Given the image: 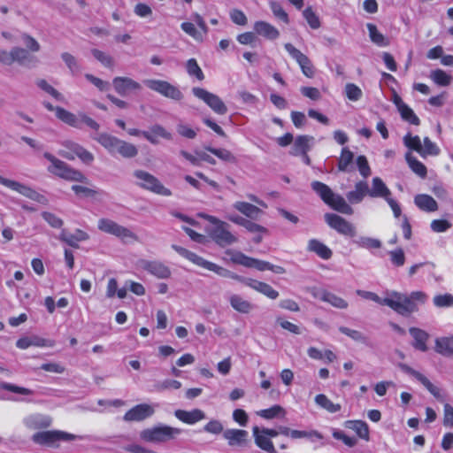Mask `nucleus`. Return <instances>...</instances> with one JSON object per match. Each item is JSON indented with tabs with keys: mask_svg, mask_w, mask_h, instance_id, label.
<instances>
[{
	"mask_svg": "<svg viewBox=\"0 0 453 453\" xmlns=\"http://www.w3.org/2000/svg\"><path fill=\"white\" fill-rule=\"evenodd\" d=\"M233 207L242 214L252 219H257L262 213V211L258 207L247 202H235Z\"/></svg>",
	"mask_w": 453,
	"mask_h": 453,
	"instance_id": "nucleus-33",
	"label": "nucleus"
},
{
	"mask_svg": "<svg viewBox=\"0 0 453 453\" xmlns=\"http://www.w3.org/2000/svg\"><path fill=\"white\" fill-rule=\"evenodd\" d=\"M112 86L114 90L121 96H127L132 93H137L142 90V85L125 76H117L112 80Z\"/></svg>",
	"mask_w": 453,
	"mask_h": 453,
	"instance_id": "nucleus-15",
	"label": "nucleus"
},
{
	"mask_svg": "<svg viewBox=\"0 0 453 453\" xmlns=\"http://www.w3.org/2000/svg\"><path fill=\"white\" fill-rule=\"evenodd\" d=\"M271 10L273 15L279 19L282 20L285 24L289 23V19L288 13L283 10L281 5L277 2L270 3Z\"/></svg>",
	"mask_w": 453,
	"mask_h": 453,
	"instance_id": "nucleus-64",
	"label": "nucleus"
},
{
	"mask_svg": "<svg viewBox=\"0 0 453 453\" xmlns=\"http://www.w3.org/2000/svg\"><path fill=\"white\" fill-rule=\"evenodd\" d=\"M116 152L123 157L132 158L137 156L138 150L134 144L120 140Z\"/></svg>",
	"mask_w": 453,
	"mask_h": 453,
	"instance_id": "nucleus-47",
	"label": "nucleus"
},
{
	"mask_svg": "<svg viewBox=\"0 0 453 453\" xmlns=\"http://www.w3.org/2000/svg\"><path fill=\"white\" fill-rule=\"evenodd\" d=\"M36 85L45 91L46 93L50 94L51 96H53L58 101H64V96L61 93H59L56 88H54L51 85H50L46 80L41 79L36 81Z\"/></svg>",
	"mask_w": 453,
	"mask_h": 453,
	"instance_id": "nucleus-56",
	"label": "nucleus"
},
{
	"mask_svg": "<svg viewBox=\"0 0 453 453\" xmlns=\"http://www.w3.org/2000/svg\"><path fill=\"white\" fill-rule=\"evenodd\" d=\"M311 295L313 297L319 299L322 302L328 303L337 309H346L349 305L348 302L343 298L326 289L313 288L311 290Z\"/></svg>",
	"mask_w": 453,
	"mask_h": 453,
	"instance_id": "nucleus-18",
	"label": "nucleus"
},
{
	"mask_svg": "<svg viewBox=\"0 0 453 453\" xmlns=\"http://www.w3.org/2000/svg\"><path fill=\"white\" fill-rule=\"evenodd\" d=\"M193 95L203 101L215 113L224 115L227 112V107L217 95L202 88H193Z\"/></svg>",
	"mask_w": 453,
	"mask_h": 453,
	"instance_id": "nucleus-11",
	"label": "nucleus"
},
{
	"mask_svg": "<svg viewBox=\"0 0 453 453\" xmlns=\"http://www.w3.org/2000/svg\"><path fill=\"white\" fill-rule=\"evenodd\" d=\"M154 412L155 410L151 405L148 403H141L127 411L125 413L123 419L127 422H140L151 417Z\"/></svg>",
	"mask_w": 453,
	"mask_h": 453,
	"instance_id": "nucleus-17",
	"label": "nucleus"
},
{
	"mask_svg": "<svg viewBox=\"0 0 453 453\" xmlns=\"http://www.w3.org/2000/svg\"><path fill=\"white\" fill-rule=\"evenodd\" d=\"M405 160L414 173L422 179L426 177L427 170L426 165L422 162L418 161L415 157H413L411 152H407L405 154Z\"/></svg>",
	"mask_w": 453,
	"mask_h": 453,
	"instance_id": "nucleus-41",
	"label": "nucleus"
},
{
	"mask_svg": "<svg viewBox=\"0 0 453 453\" xmlns=\"http://www.w3.org/2000/svg\"><path fill=\"white\" fill-rule=\"evenodd\" d=\"M345 426L356 432V434L363 440L368 441L369 427L368 425L363 420H348L345 422Z\"/></svg>",
	"mask_w": 453,
	"mask_h": 453,
	"instance_id": "nucleus-39",
	"label": "nucleus"
},
{
	"mask_svg": "<svg viewBox=\"0 0 453 453\" xmlns=\"http://www.w3.org/2000/svg\"><path fill=\"white\" fill-rule=\"evenodd\" d=\"M372 184V188H369L368 192L371 197H383L386 200L390 196L391 191L380 177H374Z\"/></svg>",
	"mask_w": 453,
	"mask_h": 453,
	"instance_id": "nucleus-30",
	"label": "nucleus"
},
{
	"mask_svg": "<svg viewBox=\"0 0 453 453\" xmlns=\"http://www.w3.org/2000/svg\"><path fill=\"white\" fill-rule=\"evenodd\" d=\"M369 186L366 181H358L355 185V189L347 193L346 197L350 203H359L364 197L368 195Z\"/></svg>",
	"mask_w": 453,
	"mask_h": 453,
	"instance_id": "nucleus-28",
	"label": "nucleus"
},
{
	"mask_svg": "<svg viewBox=\"0 0 453 453\" xmlns=\"http://www.w3.org/2000/svg\"><path fill=\"white\" fill-rule=\"evenodd\" d=\"M97 226L100 231L112 234L119 238L125 243L138 241V236L134 232L111 219L104 218L100 219Z\"/></svg>",
	"mask_w": 453,
	"mask_h": 453,
	"instance_id": "nucleus-8",
	"label": "nucleus"
},
{
	"mask_svg": "<svg viewBox=\"0 0 453 453\" xmlns=\"http://www.w3.org/2000/svg\"><path fill=\"white\" fill-rule=\"evenodd\" d=\"M23 424L30 430L48 428L52 424V418L46 414L34 413L23 418Z\"/></svg>",
	"mask_w": 453,
	"mask_h": 453,
	"instance_id": "nucleus-21",
	"label": "nucleus"
},
{
	"mask_svg": "<svg viewBox=\"0 0 453 453\" xmlns=\"http://www.w3.org/2000/svg\"><path fill=\"white\" fill-rule=\"evenodd\" d=\"M0 388L15 393V394L22 395H34V391L32 389L24 388V387H19L15 384L4 382V381L0 382Z\"/></svg>",
	"mask_w": 453,
	"mask_h": 453,
	"instance_id": "nucleus-54",
	"label": "nucleus"
},
{
	"mask_svg": "<svg viewBox=\"0 0 453 453\" xmlns=\"http://www.w3.org/2000/svg\"><path fill=\"white\" fill-rule=\"evenodd\" d=\"M357 295L380 305L388 306L403 317H409L413 312L418 311V304H423L427 300V295L422 291H413L410 295L390 291L387 292V296L384 298L380 297L373 292L365 290H357Z\"/></svg>",
	"mask_w": 453,
	"mask_h": 453,
	"instance_id": "nucleus-1",
	"label": "nucleus"
},
{
	"mask_svg": "<svg viewBox=\"0 0 453 453\" xmlns=\"http://www.w3.org/2000/svg\"><path fill=\"white\" fill-rule=\"evenodd\" d=\"M143 83L151 90L159 93L160 95L171 98L173 100L180 101L183 98V94L175 86L168 81L155 79H147Z\"/></svg>",
	"mask_w": 453,
	"mask_h": 453,
	"instance_id": "nucleus-10",
	"label": "nucleus"
},
{
	"mask_svg": "<svg viewBox=\"0 0 453 453\" xmlns=\"http://www.w3.org/2000/svg\"><path fill=\"white\" fill-rule=\"evenodd\" d=\"M257 415L265 419H273L275 418H284L286 411L280 405H273L271 408L257 411Z\"/></svg>",
	"mask_w": 453,
	"mask_h": 453,
	"instance_id": "nucleus-45",
	"label": "nucleus"
},
{
	"mask_svg": "<svg viewBox=\"0 0 453 453\" xmlns=\"http://www.w3.org/2000/svg\"><path fill=\"white\" fill-rule=\"evenodd\" d=\"M339 331L356 342L362 343H366L367 342V337L357 330H353L346 326H340Z\"/></svg>",
	"mask_w": 453,
	"mask_h": 453,
	"instance_id": "nucleus-62",
	"label": "nucleus"
},
{
	"mask_svg": "<svg viewBox=\"0 0 453 453\" xmlns=\"http://www.w3.org/2000/svg\"><path fill=\"white\" fill-rule=\"evenodd\" d=\"M312 190L321 198V200L327 203L332 197L334 192L332 189L323 182L314 180L311 184Z\"/></svg>",
	"mask_w": 453,
	"mask_h": 453,
	"instance_id": "nucleus-42",
	"label": "nucleus"
},
{
	"mask_svg": "<svg viewBox=\"0 0 453 453\" xmlns=\"http://www.w3.org/2000/svg\"><path fill=\"white\" fill-rule=\"evenodd\" d=\"M174 415L180 421L189 425H193L205 418V413L200 409H194L190 411L176 410Z\"/></svg>",
	"mask_w": 453,
	"mask_h": 453,
	"instance_id": "nucleus-26",
	"label": "nucleus"
},
{
	"mask_svg": "<svg viewBox=\"0 0 453 453\" xmlns=\"http://www.w3.org/2000/svg\"><path fill=\"white\" fill-rule=\"evenodd\" d=\"M142 136L152 144L158 143V137L168 141L173 139L172 134L168 132L164 127L158 124L151 126L148 131H143Z\"/></svg>",
	"mask_w": 453,
	"mask_h": 453,
	"instance_id": "nucleus-25",
	"label": "nucleus"
},
{
	"mask_svg": "<svg viewBox=\"0 0 453 453\" xmlns=\"http://www.w3.org/2000/svg\"><path fill=\"white\" fill-rule=\"evenodd\" d=\"M353 158L354 154L348 148H343L338 159V170L341 172H348Z\"/></svg>",
	"mask_w": 453,
	"mask_h": 453,
	"instance_id": "nucleus-46",
	"label": "nucleus"
},
{
	"mask_svg": "<svg viewBox=\"0 0 453 453\" xmlns=\"http://www.w3.org/2000/svg\"><path fill=\"white\" fill-rule=\"evenodd\" d=\"M324 218L326 224L339 234L350 237L357 234L356 227L344 218L334 213H326Z\"/></svg>",
	"mask_w": 453,
	"mask_h": 453,
	"instance_id": "nucleus-12",
	"label": "nucleus"
},
{
	"mask_svg": "<svg viewBox=\"0 0 453 453\" xmlns=\"http://www.w3.org/2000/svg\"><path fill=\"white\" fill-rule=\"evenodd\" d=\"M332 209L347 215L353 214L352 207L345 201V199L337 194H333L332 197L329 199V203H326Z\"/></svg>",
	"mask_w": 453,
	"mask_h": 453,
	"instance_id": "nucleus-32",
	"label": "nucleus"
},
{
	"mask_svg": "<svg viewBox=\"0 0 453 453\" xmlns=\"http://www.w3.org/2000/svg\"><path fill=\"white\" fill-rule=\"evenodd\" d=\"M315 403L321 408L330 413H335L341 411L342 406L339 403H334L326 395L319 394L315 397Z\"/></svg>",
	"mask_w": 453,
	"mask_h": 453,
	"instance_id": "nucleus-44",
	"label": "nucleus"
},
{
	"mask_svg": "<svg viewBox=\"0 0 453 453\" xmlns=\"http://www.w3.org/2000/svg\"><path fill=\"white\" fill-rule=\"evenodd\" d=\"M307 249L309 251L316 253L323 259H329L333 255L332 250L317 239H311L308 242Z\"/></svg>",
	"mask_w": 453,
	"mask_h": 453,
	"instance_id": "nucleus-37",
	"label": "nucleus"
},
{
	"mask_svg": "<svg viewBox=\"0 0 453 453\" xmlns=\"http://www.w3.org/2000/svg\"><path fill=\"white\" fill-rule=\"evenodd\" d=\"M140 266L158 279H168L171 276L170 268L159 261L141 260Z\"/></svg>",
	"mask_w": 453,
	"mask_h": 453,
	"instance_id": "nucleus-20",
	"label": "nucleus"
},
{
	"mask_svg": "<svg viewBox=\"0 0 453 453\" xmlns=\"http://www.w3.org/2000/svg\"><path fill=\"white\" fill-rule=\"evenodd\" d=\"M134 176L138 180L136 184L143 189L164 196H170L172 195V191L169 188H165L157 177L146 171L135 170Z\"/></svg>",
	"mask_w": 453,
	"mask_h": 453,
	"instance_id": "nucleus-7",
	"label": "nucleus"
},
{
	"mask_svg": "<svg viewBox=\"0 0 453 453\" xmlns=\"http://www.w3.org/2000/svg\"><path fill=\"white\" fill-rule=\"evenodd\" d=\"M103 147H104L110 153H115L120 139L108 134L106 133L99 134L95 138Z\"/></svg>",
	"mask_w": 453,
	"mask_h": 453,
	"instance_id": "nucleus-40",
	"label": "nucleus"
},
{
	"mask_svg": "<svg viewBox=\"0 0 453 453\" xmlns=\"http://www.w3.org/2000/svg\"><path fill=\"white\" fill-rule=\"evenodd\" d=\"M226 253L230 256L233 263L242 265L248 268H256L258 271L269 270L278 274H282L286 271L282 266L272 265L269 262L250 257L240 251L226 250Z\"/></svg>",
	"mask_w": 453,
	"mask_h": 453,
	"instance_id": "nucleus-4",
	"label": "nucleus"
},
{
	"mask_svg": "<svg viewBox=\"0 0 453 453\" xmlns=\"http://www.w3.org/2000/svg\"><path fill=\"white\" fill-rule=\"evenodd\" d=\"M199 216L213 225L208 230V234L219 247L225 248L238 241V238L229 231L230 226L226 222L208 214H200Z\"/></svg>",
	"mask_w": 453,
	"mask_h": 453,
	"instance_id": "nucleus-2",
	"label": "nucleus"
},
{
	"mask_svg": "<svg viewBox=\"0 0 453 453\" xmlns=\"http://www.w3.org/2000/svg\"><path fill=\"white\" fill-rule=\"evenodd\" d=\"M303 15L309 26L313 29L320 27V20L318 15L313 12L311 7H307L303 12Z\"/></svg>",
	"mask_w": 453,
	"mask_h": 453,
	"instance_id": "nucleus-60",
	"label": "nucleus"
},
{
	"mask_svg": "<svg viewBox=\"0 0 453 453\" xmlns=\"http://www.w3.org/2000/svg\"><path fill=\"white\" fill-rule=\"evenodd\" d=\"M414 203L420 210L425 211L432 212L438 210L437 202L429 195H417Z\"/></svg>",
	"mask_w": 453,
	"mask_h": 453,
	"instance_id": "nucleus-35",
	"label": "nucleus"
},
{
	"mask_svg": "<svg viewBox=\"0 0 453 453\" xmlns=\"http://www.w3.org/2000/svg\"><path fill=\"white\" fill-rule=\"evenodd\" d=\"M248 432L242 429H226L223 432V437L230 447H243L248 441Z\"/></svg>",
	"mask_w": 453,
	"mask_h": 453,
	"instance_id": "nucleus-22",
	"label": "nucleus"
},
{
	"mask_svg": "<svg viewBox=\"0 0 453 453\" xmlns=\"http://www.w3.org/2000/svg\"><path fill=\"white\" fill-rule=\"evenodd\" d=\"M229 303L234 310L243 314L250 313L254 308L251 303L238 295H232L229 297Z\"/></svg>",
	"mask_w": 453,
	"mask_h": 453,
	"instance_id": "nucleus-36",
	"label": "nucleus"
},
{
	"mask_svg": "<svg viewBox=\"0 0 453 453\" xmlns=\"http://www.w3.org/2000/svg\"><path fill=\"white\" fill-rule=\"evenodd\" d=\"M314 138L312 136L298 135L294 142L292 153L296 156L306 154L310 150Z\"/></svg>",
	"mask_w": 453,
	"mask_h": 453,
	"instance_id": "nucleus-31",
	"label": "nucleus"
},
{
	"mask_svg": "<svg viewBox=\"0 0 453 453\" xmlns=\"http://www.w3.org/2000/svg\"><path fill=\"white\" fill-rule=\"evenodd\" d=\"M424 146H422V157L427 156H437L440 153L438 146L433 142L428 137H425L423 140Z\"/></svg>",
	"mask_w": 453,
	"mask_h": 453,
	"instance_id": "nucleus-58",
	"label": "nucleus"
},
{
	"mask_svg": "<svg viewBox=\"0 0 453 453\" xmlns=\"http://www.w3.org/2000/svg\"><path fill=\"white\" fill-rule=\"evenodd\" d=\"M92 55L94 58L98 60L103 65L108 68H113L114 66V60L111 58V56L104 53L102 50H99L97 49H93L91 50Z\"/></svg>",
	"mask_w": 453,
	"mask_h": 453,
	"instance_id": "nucleus-57",
	"label": "nucleus"
},
{
	"mask_svg": "<svg viewBox=\"0 0 453 453\" xmlns=\"http://www.w3.org/2000/svg\"><path fill=\"white\" fill-rule=\"evenodd\" d=\"M0 184L11 188L12 190H14V191L21 194L22 196H24L31 200H34V201H36L39 203H42L45 200V198L42 195L39 194L37 191L33 189L31 187L27 186V185L20 183L19 181H16V180L4 178L1 175H0Z\"/></svg>",
	"mask_w": 453,
	"mask_h": 453,
	"instance_id": "nucleus-14",
	"label": "nucleus"
},
{
	"mask_svg": "<svg viewBox=\"0 0 453 453\" xmlns=\"http://www.w3.org/2000/svg\"><path fill=\"white\" fill-rule=\"evenodd\" d=\"M402 119L412 125L418 126L420 120L418 116L414 113L413 110L407 104L402 105V108L398 110Z\"/></svg>",
	"mask_w": 453,
	"mask_h": 453,
	"instance_id": "nucleus-53",
	"label": "nucleus"
},
{
	"mask_svg": "<svg viewBox=\"0 0 453 453\" xmlns=\"http://www.w3.org/2000/svg\"><path fill=\"white\" fill-rule=\"evenodd\" d=\"M186 67L187 72L190 76H195L199 81H203L204 79V74L195 58L188 59Z\"/></svg>",
	"mask_w": 453,
	"mask_h": 453,
	"instance_id": "nucleus-59",
	"label": "nucleus"
},
{
	"mask_svg": "<svg viewBox=\"0 0 453 453\" xmlns=\"http://www.w3.org/2000/svg\"><path fill=\"white\" fill-rule=\"evenodd\" d=\"M409 333L413 338L412 347L419 351L426 352L428 349L426 345L430 335L427 332L418 327H410Z\"/></svg>",
	"mask_w": 453,
	"mask_h": 453,
	"instance_id": "nucleus-24",
	"label": "nucleus"
},
{
	"mask_svg": "<svg viewBox=\"0 0 453 453\" xmlns=\"http://www.w3.org/2000/svg\"><path fill=\"white\" fill-rule=\"evenodd\" d=\"M398 367L405 373L414 377L417 380H418L436 399L442 400V395H441V390L439 388L434 386L425 375L421 372L414 370L411 366L406 364L400 363L398 364Z\"/></svg>",
	"mask_w": 453,
	"mask_h": 453,
	"instance_id": "nucleus-16",
	"label": "nucleus"
},
{
	"mask_svg": "<svg viewBox=\"0 0 453 453\" xmlns=\"http://www.w3.org/2000/svg\"><path fill=\"white\" fill-rule=\"evenodd\" d=\"M43 157L51 163V165L48 167V171L50 173L68 180L81 182L86 180V177L80 171L70 167L66 163L57 158L52 154L45 152Z\"/></svg>",
	"mask_w": 453,
	"mask_h": 453,
	"instance_id": "nucleus-6",
	"label": "nucleus"
},
{
	"mask_svg": "<svg viewBox=\"0 0 453 453\" xmlns=\"http://www.w3.org/2000/svg\"><path fill=\"white\" fill-rule=\"evenodd\" d=\"M252 432L255 443L259 449L269 453H276V449L273 441L268 436L262 433L259 427L254 426Z\"/></svg>",
	"mask_w": 453,
	"mask_h": 453,
	"instance_id": "nucleus-27",
	"label": "nucleus"
},
{
	"mask_svg": "<svg viewBox=\"0 0 453 453\" xmlns=\"http://www.w3.org/2000/svg\"><path fill=\"white\" fill-rule=\"evenodd\" d=\"M403 144L410 150L418 152L422 157V143L419 136L406 134L403 138Z\"/></svg>",
	"mask_w": 453,
	"mask_h": 453,
	"instance_id": "nucleus-48",
	"label": "nucleus"
},
{
	"mask_svg": "<svg viewBox=\"0 0 453 453\" xmlns=\"http://www.w3.org/2000/svg\"><path fill=\"white\" fill-rule=\"evenodd\" d=\"M431 80L439 86H448L452 81V77L441 69H436L430 73Z\"/></svg>",
	"mask_w": 453,
	"mask_h": 453,
	"instance_id": "nucleus-49",
	"label": "nucleus"
},
{
	"mask_svg": "<svg viewBox=\"0 0 453 453\" xmlns=\"http://www.w3.org/2000/svg\"><path fill=\"white\" fill-rule=\"evenodd\" d=\"M291 439H302L307 438L311 441H314V439L321 440L323 439V435L316 430L311 431H301V430H291Z\"/></svg>",
	"mask_w": 453,
	"mask_h": 453,
	"instance_id": "nucleus-52",
	"label": "nucleus"
},
{
	"mask_svg": "<svg viewBox=\"0 0 453 453\" xmlns=\"http://www.w3.org/2000/svg\"><path fill=\"white\" fill-rule=\"evenodd\" d=\"M61 58L65 63L72 73H80L81 68L74 56L68 52H64L61 54Z\"/></svg>",
	"mask_w": 453,
	"mask_h": 453,
	"instance_id": "nucleus-61",
	"label": "nucleus"
},
{
	"mask_svg": "<svg viewBox=\"0 0 453 453\" xmlns=\"http://www.w3.org/2000/svg\"><path fill=\"white\" fill-rule=\"evenodd\" d=\"M17 62L19 65L32 68L37 65L39 60L36 57L30 54V52L20 47H13V63Z\"/></svg>",
	"mask_w": 453,
	"mask_h": 453,
	"instance_id": "nucleus-23",
	"label": "nucleus"
},
{
	"mask_svg": "<svg viewBox=\"0 0 453 453\" xmlns=\"http://www.w3.org/2000/svg\"><path fill=\"white\" fill-rule=\"evenodd\" d=\"M284 48L291 58L297 62L303 75L312 78L315 74V69L311 59L289 42L285 43Z\"/></svg>",
	"mask_w": 453,
	"mask_h": 453,
	"instance_id": "nucleus-13",
	"label": "nucleus"
},
{
	"mask_svg": "<svg viewBox=\"0 0 453 453\" xmlns=\"http://www.w3.org/2000/svg\"><path fill=\"white\" fill-rule=\"evenodd\" d=\"M172 248L179 253L183 257L187 258L190 262L194 263L195 265L203 267L204 269H207L209 271L214 272L218 275L220 276H226L229 273V271L226 270L224 267H221L218 265L217 264H214L212 262H210L203 257L198 256L197 254L183 248L176 244H173Z\"/></svg>",
	"mask_w": 453,
	"mask_h": 453,
	"instance_id": "nucleus-9",
	"label": "nucleus"
},
{
	"mask_svg": "<svg viewBox=\"0 0 453 453\" xmlns=\"http://www.w3.org/2000/svg\"><path fill=\"white\" fill-rule=\"evenodd\" d=\"M246 284L270 299L274 300L279 296V292L265 282L250 279L247 280Z\"/></svg>",
	"mask_w": 453,
	"mask_h": 453,
	"instance_id": "nucleus-29",
	"label": "nucleus"
},
{
	"mask_svg": "<svg viewBox=\"0 0 453 453\" xmlns=\"http://www.w3.org/2000/svg\"><path fill=\"white\" fill-rule=\"evenodd\" d=\"M354 242L360 248H365L368 250L372 249H380L381 248V242L378 239L361 236L357 240H355Z\"/></svg>",
	"mask_w": 453,
	"mask_h": 453,
	"instance_id": "nucleus-51",
	"label": "nucleus"
},
{
	"mask_svg": "<svg viewBox=\"0 0 453 453\" xmlns=\"http://www.w3.org/2000/svg\"><path fill=\"white\" fill-rule=\"evenodd\" d=\"M366 27L369 32L371 41L378 46L384 47L389 44L388 40L377 29L374 24L368 23Z\"/></svg>",
	"mask_w": 453,
	"mask_h": 453,
	"instance_id": "nucleus-43",
	"label": "nucleus"
},
{
	"mask_svg": "<svg viewBox=\"0 0 453 453\" xmlns=\"http://www.w3.org/2000/svg\"><path fill=\"white\" fill-rule=\"evenodd\" d=\"M82 440L83 436L73 434L61 430L37 432L32 435V441L38 445L58 448V441Z\"/></svg>",
	"mask_w": 453,
	"mask_h": 453,
	"instance_id": "nucleus-5",
	"label": "nucleus"
},
{
	"mask_svg": "<svg viewBox=\"0 0 453 453\" xmlns=\"http://www.w3.org/2000/svg\"><path fill=\"white\" fill-rule=\"evenodd\" d=\"M182 430L164 424H158L142 430L140 434L142 440L151 443H165L175 440Z\"/></svg>",
	"mask_w": 453,
	"mask_h": 453,
	"instance_id": "nucleus-3",
	"label": "nucleus"
},
{
	"mask_svg": "<svg viewBox=\"0 0 453 453\" xmlns=\"http://www.w3.org/2000/svg\"><path fill=\"white\" fill-rule=\"evenodd\" d=\"M21 39L25 46L27 47L26 50L31 52H38L41 49L40 43L31 35L27 34H22Z\"/></svg>",
	"mask_w": 453,
	"mask_h": 453,
	"instance_id": "nucleus-63",
	"label": "nucleus"
},
{
	"mask_svg": "<svg viewBox=\"0 0 453 453\" xmlns=\"http://www.w3.org/2000/svg\"><path fill=\"white\" fill-rule=\"evenodd\" d=\"M434 350L441 356H453V336L439 337L434 342Z\"/></svg>",
	"mask_w": 453,
	"mask_h": 453,
	"instance_id": "nucleus-34",
	"label": "nucleus"
},
{
	"mask_svg": "<svg viewBox=\"0 0 453 453\" xmlns=\"http://www.w3.org/2000/svg\"><path fill=\"white\" fill-rule=\"evenodd\" d=\"M254 29L258 35L271 40L276 39L280 35L276 27L265 21H257L254 25Z\"/></svg>",
	"mask_w": 453,
	"mask_h": 453,
	"instance_id": "nucleus-38",
	"label": "nucleus"
},
{
	"mask_svg": "<svg viewBox=\"0 0 453 453\" xmlns=\"http://www.w3.org/2000/svg\"><path fill=\"white\" fill-rule=\"evenodd\" d=\"M204 148L207 151H210L211 153H212L213 155H215L219 159H221L225 162L234 163V164L237 162L235 156H234L233 153L231 151H229L228 150L216 149V148L210 147V146H207Z\"/></svg>",
	"mask_w": 453,
	"mask_h": 453,
	"instance_id": "nucleus-50",
	"label": "nucleus"
},
{
	"mask_svg": "<svg viewBox=\"0 0 453 453\" xmlns=\"http://www.w3.org/2000/svg\"><path fill=\"white\" fill-rule=\"evenodd\" d=\"M43 105L48 111H55L56 117L65 124L69 125L75 128L81 127L80 119L73 112L68 111L67 110L59 106L54 107L49 102H43Z\"/></svg>",
	"mask_w": 453,
	"mask_h": 453,
	"instance_id": "nucleus-19",
	"label": "nucleus"
},
{
	"mask_svg": "<svg viewBox=\"0 0 453 453\" xmlns=\"http://www.w3.org/2000/svg\"><path fill=\"white\" fill-rule=\"evenodd\" d=\"M44 340L38 337H23L17 341L16 346L19 349H26L30 346H44Z\"/></svg>",
	"mask_w": 453,
	"mask_h": 453,
	"instance_id": "nucleus-55",
	"label": "nucleus"
}]
</instances>
